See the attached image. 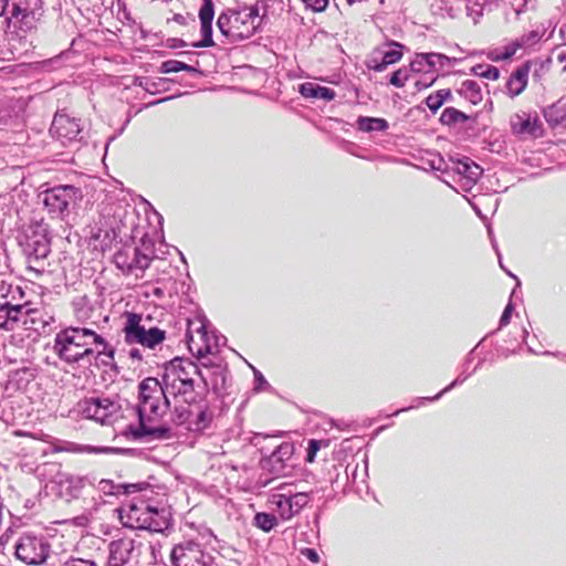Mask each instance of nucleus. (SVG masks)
<instances>
[{
  "mask_svg": "<svg viewBox=\"0 0 566 566\" xmlns=\"http://www.w3.org/2000/svg\"><path fill=\"white\" fill-rule=\"evenodd\" d=\"M136 409L139 421L133 430L136 438L147 437L151 440L172 438L170 427L160 423L167 411H171L172 399L157 378L147 377L139 382Z\"/></svg>",
  "mask_w": 566,
  "mask_h": 566,
  "instance_id": "nucleus-1",
  "label": "nucleus"
},
{
  "mask_svg": "<svg viewBox=\"0 0 566 566\" xmlns=\"http://www.w3.org/2000/svg\"><path fill=\"white\" fill-rule=\"evenodd\" d=\"M197 377H201L200 369L189 358L175 357L164 366L160 382L172 399L171 421L177 426L186 423L193 413Z\"/></svg>",
  "mask_w": 566,
  "mask_h": 566,
  "instance_id": "nucleus-2",
  "label": "nucleus"
},
{
  "mask_svg": "<svg viewBox=\"0 0 566 566\" xmlns=\"http://www.w3.org/2000/svg\"><path fill=\"white\" fill-rule=\"evenodd\" d=\"M54 352L57 357L75 364L95 356L105 366L115 364V347L94 329L85 326H67L54 338Z\"/></svg>",
  "mask_w": 566,
  "mask_h": 566,
  "instance_id": "nucleus-3",
  "label": "nucleus"
},
{
  "mask_svg": "<svg viewBox=\"0 0 566 566\" xmlns=\"http://www.w3.org/2000/svg\"><path fill=\"white\" fill-rule=\"evenodd\" d=\"M261 23L259 8L252 6L243 10L222 12L217 20L220 32L231 41H240L252 36Z\"/></svg>",
  "mask_w": 566,
  "mask_h": 566,
  "instance_id": "nucleus-4",
  "label": "nucleus"
},
{
  "mask_svg": "<svg viewBox=\"0 0 566 566\" xmlns=\"http://www.w3.org/2000/svg\"><path fill=\"white\" fill-rule=\"evenodd\" d=\"M123 317L125 323L122 332L126 344H139L146 348L154 349L166 339V331L156 326H146L140 314L126 311Z\"/></svg>",
  "mask_w": 566,
  "mask_h": 566,
  "instance_id": "nucleus-5",
  "label": "nucleus"
},
{
  "mask_svg": "<svg viewBox=\"0 0 566 566\" xmlns=\"http://www.w3.org/2000/svg\"><path fill=\"white\" fill-rule=\"evenodd\" d=\"M186 338L189 352L199 358L212 354L217 347L214 336L208 333L206 323L200 318L187 321Z\"/></svg>",
  "mask_w": 566,
  "mask_h": 566,
  "instance_id": "nucleus-6",
  "label": "nucleus"
},
{
  "mask_svg": "<svg viewBox=\"0 0 566 566\" xmlns=\"http://www.w3.org/2000/svg\"><path fill=\"white\" fill-rule=\"evenodd\" d=\"M81 413L102 424L111 423L118 413L120 406L117 401L106 397H88L78 403Z\"/></svg>",
  "mask_w": 566,
  "mask_h": 566,
  "instance_id": "nucleus-7",
  "label": "nucleus"
},
{
  "mask_svg": "<svg viewBox=\"0 0 566 566\" xmlns=\"http://www.w3.org/2000/svg\"><path fill=\"white\" fill-rule=\"evenodd\" d=\"M80 197V189L74 186H57L44 192L43 203L52 218L63 219L69 206Z\"/></svg>",
  "mask_w": 566,
  "mask_h": 566,
  "instance_id": "nucleus-8",
  "label": "nucleus"
},
{
  "mask_svg": "<svg viewBox=\"0 0 566 566\" xmlns=\"http://www.w3.org/2000/svg\"><path fill=\"white\" fill-rule=\"evenodd\" d=\"M14 554L28 565H40L49 556V546L34 536H23L15 544Z\"/></svg>",
  "mask_w": 566,
  "mask_h": 566,
  "instance_id": "nucleus-9",
  "label": "nucleus"
},
{
  "mask_svg": "<svg viewBox=\"0 0 566 566\" xmlns=\"http://www.w3.org/2000/svg\"><path fill=\"white\" fill-rule=\"evenodd\" d=\"M170 560L174 566H205V554L199 543L185 541L174 546Z\"/></svg>",
  "mask_w": 566,
  "mask_h": 566,
  "instance_id": "nucleus-10",
  "label": "nucleus"
},
{
  "mask_svg": "<svg viewBox=\"0 0 566 566\" xmlns=\"http://www.w3.org/2000/svg\"><path fill=\"white\" fill-rule=\"evenodd\" d=\"M114 262L124 274H134L136 277H140L145 270L149 268L151 258L135 248L132 255L123 251L117 252L114 255Z\"/></svg>",
  "mask_w": 566,
  "mask_h": 566,
  "instance_id": "nucleus-11",
  "label": "nucleus"
},
{
  "mask_svg": "<svg viewBox=\"0 0 566 566\" xmlns=\"http://www.w3.org/2000/svg\"><path fill=\"white\" fill-rule=\"evenodd\" d=\"M50 133L52 137L59 139L63 145L76 139L81 133V127L75 118L65 114H56L51 124Z\"/></svg>",
  "mask_w": 566,
  "mask_h": 566,
  "instance_id": "nucleus-12",
  "label": "nucleus"
},
{
  "mask_svg": "<svg viewBox=\"0 0 566 566\" xmlns=\"http://www.w3.org/2000/svg\"><path fill=\"white\" fill-rule=\"evenodd\" d=\"M200 33L202 39L193 43L195 48H210L214 45L212 39V21L214 18V3L212 0H202L199 9Z\"/></svg>",
  "mask_w": 566,
  "mask_h": 566,
  "instance_id": "nucleus-13",
  "label": "nucleus"
},
{
  "mask_svg": "<svg viewBox=\"0 0 566 566\" xmlns=\"http://www.w3.org/2000/svg\"><path fill=\"white\" fill-rule=\"evenodd\" d=\"M148 504L144 501L128 504L127 509L120 511V521L125 527L144 530L148 518Z\"/></svg>",
  "mask_w": 566,
  "mask_h": 566,
  "instance_id": "nucleus-14",
  "label": "nucleus"
},
{
  "mask_svg": "<svg viewBox=\"0 0 566 566\" xmlns=\"http://www.w3.org/2000/svg\"><path fill=\"white\" fill-rule=\"evenodd\" d=\"M134 548L135 541L133 538L123 537L111 542L108 546V565L124 566L130 559Z\"/></svg>",
  "mask_w": 566,
  "mask_h": 566,
  "instance_id": "nucleus-15",
  "label": "nucleus"
},
{
  "mask_svg": "<svg viewBox=\"0 0 566 566\" xmlns=\"http://www.w3.org/2000/svg\"><path fill=\"white\" fill-rule=\"evenodd\" d=\"M511 126L513 132L520 135L530 136L532 138H539L543 136V126L537 116L515 115L511 119Z\"/></svg>",
  "mask_w": 566,
  "mask_h": 566,
  "instance_id": "nucleus-16",
  "label": "nucleus"
},
{
  "mask_svg": "<svg viewBox=\"0 0 566 566\" xmlns=\"http://www.w3.org/2000/svg\"><path fill=\"white\" fill-rule=\"evenodd\" d=\"M387 45L394 46L395 49L384 52L380 61H378L376 57L370 59L367 62V67L369 70L375 72H384L389 65L398 63L402 59L403 45L401 43L391 40L387 43Z\"/></svg>",
  "mask_w": 566,
  "mask_h": 566,
  "instance_id": "nucleus-17",
  "label": "nucleus"
},
{
  "mask_svg": "<svg viewBox=\"0 0 566 566\" xmlns=\"http://www.w3.org/2000/svg\"><path fill=\"white\" fill-rule=\"evenodd\" d=\"M192 416L185 424H188L189 429L195 431H202L207 429L213 419V412L209 406L206 403H198L196 400L192 406Z\"/></svg>",
  "mask_w": 566,
  "mask_h": 566,
  "instance_id": "nucleus-18",
  "label": "nucleus"
},
{
  "mask_svg": "<svg viewBox=\"0 0 566 566\" xmlns=\"http://www.w3.org/2000/svg\"><path fill=\"white\" fill-rule=\"evenodd\" d=\"M27 307V303L22 305H12L10 302L1 304L0 312L4 313L6 318L0 323V328L8 332L15 329L19 322L23 323Z\"/></svg>",
  "mask_w": 566,
  "mask_h": 566,
  "instance_id": "nucleus-19",
  "label": "nucleus"
},
{
  "mask_svg": "<svg viewBox=\"0 0 566 566\" xmlns=\"http://www.w3.org/2000/svg\"><path fill=\"white\" fill-rule=\"evenodd\" d=\"M530 64L525 63L516 69L506 83L507 94L511 97L520 95L527 85Z\"/></svg>",
  "mask_w": 566,
  "mask_h": 566,
  "instance_id": "nucleus-20",
  "label": "nucleus"
},
{
  "mask_svg": "<svg viewBox=\"0 0 566 566\" xmlns=\"http://www.w3.org/2000/svg\"><path fill=\"white\" fill-rule=\"evenodd\" d=\"M298 91L305 98L323 99L326 102L334 99L336 96L332 88L312 82L301 84Z\"/></svg>",
  "mask_w": 566,
  "mask_h": 566,
  "instance_id": "nucleus-21",
  "label": "nucleus"
},
{
  "mask_svg": "<svg viewBox=\"0 0 566 566\" xmlns=\"http://www.w3.org/2000/svg\"><path fill=\"white\" fill-rule=\"evenodd\" d=\"M147 515L148 518L144 530H148L150 532H163L168 527L169 521L166 517L164 510L149 506Z\"/></svg>",
  "mask_w": 566,
  "mask_h": 566,
  "instance_id": "nucleus-22",
  "label": "nucleus"
},
{
  "mask_svg": "<svg viewBox=\"0 0 566 566\" xmlns=\"http://www.w3.org/2000/svg\"><path fill=\"white\" fill-rule=\"evenodd\" d=\"M455 171L462 175L469 181H476L481 176L482 169L474 163H471L468 158L465 160H459L455 164Z\"/></svg>",
  "mask_w": 566,
  "mask_h": 566,
  "instance_id": "nucleus-23",
  "label": "nucleus"
},
{
  "mask_svg": "<svg viewBox=\"0 0 566 566\" xmlns=\"http://www.w3.org/2000/svg\"><path fill=\"white\" fill-rule=\"evenodd\" d=\"M294 451V447L290 442L281 443L271 454L270 461L273 464V467L279 463L280 469H283L284 461L289 460Z\"/></svg>",
  "mask_w": 566,
  "mask_h": 566,
  "instance_id": "nucleus-24",
  "label": "nucleus"
},
{
  "mask_svg": "<svg viewBox=\"0 0 566 566\" xmlns=\"http://www.w3.org/2000/svg\"><path fill=\"white\" fill-rule=\"evenodd\" d=\"M357 125L363 132L385 130L388 127L386 119L375 117H359Z\"/></svg>",
  "mask_w": 566,
  "mask_h": 566,
  "instance_id": "nucleus-25",
  "label": "nucleus"
},
{
  "mask_svg": "<svg viewBox=\"0 0 566 566\" xmlns=\"http://www.w3.org/2000/svg\"><path fill=\"white\" fill-rule=\"evenodd\" d=\"M450 96L451 91L449 88L436 91L426 98V105L431 112L436 113Z\"/></svg>",
  "mask_w": 566,
  "mask_h": 566,
  "instance_id": "nucleus-26",
  "label": "nucleus"
},
{
  "mask_svg": "<svg viewBox=\"0 0 566 566\" xmlns=\"http://www.w3.org/2000/svg\"><path fill=\"white\" fill-rule=\"evenodd\" d=\"M446 56L438 53H420L417 55V60L411 62L410 69L416 72H421V63L424 61L428 66L433 67L438 62H440Z\"/></svg>",
  "mask_w": 566,
  "mask_h": 566,
  "instance_id": "nucleus-27",
  "label": "nucleus"
},
{
  "mask_svg": "<svg viewBox=\"0 0 566 566\" xmlns=\"http://www.w3.org/2000/svg\"><path fill=\"white\" fill-rule=\"evenodd\" d=\"M467 120L468 116L454 107H447L440 116V122L444 125H453Z\"/></svg>",
  "mask_w": 566,
  "mask_h": 566,
  "instance_id": "nucleus-28",
  "label": "nucleus"
},
{
  "mask_svg": "<svg viewBox=\"0 0 566 566\" xmlns=\"http://www.w3.org/2000/svg\"><path fill=\"white\" fill-rule=\"evenodd\" d=\"M277 524L276 517L269 513H256L254 516V525L264 531L270 532Z\"/></svg>",
  "mask_w": 566,
  "mask_h": 566,
  "instance_id": "nucleus-29",
  "label": "nucleus"
},
{
  "mask_svg": "<svg viewBox=\"0 0 566 566\" xmlns=\"http://www.w3.org/2000/svg\"><path fill=\"white\" fill-rule=\"evenodd\" d=\"M31 323V328L38 329L39 327H44L46 325V322L42 319L41 312L38 308H31L27 307L24 311V319L23 325H27L28 323Z\"/></svg>",
  "mask_w": 566,
  "mask_h": 566,
  "instance_id": "nucleus-30",
  "label": "nucleus"
},
{
  "mask_svg": "<svg viewBox=\"0 0 566 566\" xmlns=\"http://www.w3.org/2000/svg\"><path fill=\"white\" fill-rule=\"evenodd\" d=\"M525 40L522 38L521 40H516L514 42H511L506 46L503 48V51L497 54V61L503 60L507 61L511 60L513 56L516 55L517 51L522 50L525 45Z\"/></svg>",
  "mask_w": 566,
  "mask_h": 566,
  "instance_id": "nucleus-31",
  "label": "nucleus"
},
{
  "mask_svg": "<svg viewBox=\"0 0 566 566\" xmlns=\"http://www.w3.org/2000/svg\"><path fill=\"white\" fill-rule=\"evenodd\" d=\"M276 497H277V500L275 503L277 505L281 517L283 520L292 518L293 515L295 514V511L293 510V507L287 506V503L291 502L290 496H286L284 494H279V495H276Z\"/></svg>",
  "mask_w": 566,
  "mask_h": 566,
  "instance_id": "nucleus-32",
  "label": "nucleus"
},
{
  "mask_svg": "<svg viewBox=\"0 0 566 566\" xmlns=\"http://www.w3.org/2000/svg\"><path fill=\"white\" fill-rule=\"evenodd\" d=\"M409 77V70L407 67H400L391 74L389 83L397 88H401L406 85Z\"/></svg>",
  "mask_w": 566,
  "mask_h": 566,
  "instance_id": "nucleus-33",
  "label": "nucleus"
},
{
  "mask_svg": "<svg viewBox=\"0 0 566 566\" xmlns=\"http://www.w3.org/2000/svg\"><path fill=\"white\" fill-rule=\"evenodd\" d=\"M193 69L181 62V61H177V60H169V61H166L163 63L161 65V71L164 73H178L180 71H192Z\"/></svg>",
  "mask_w": 566,
  "mask_h": 566,
  "instance_id": "nucleus-34",
  "label": "nucleus"
},
{
  "mask_svg": "<svg viewBox=\"0 0 566 566\" xmlns=\"http://www.w3.org/2000/svg\"><path fill=\"white\" fill-rule=\"evenodd\" d=\"M291 502L287 503L289 507H293L295 514L298 513L308 503V493L300 492L290 496Z\"/></svg>",
  "mask_w": 566,
  "mask_h": 566,
  "instance_id": "nucleus-35",
  "label": "nucleus"
},
{
  "mask_svg": "<svg viewBox=\"0 0 566 566\" xmlns=\"http://www.w3.org/2000/svg\"><path fill=\"white\" fill-rule=\"evenodd\" d=\"M50 253V247L46 241H36L33 251L30 253V259L35 261L44 260Z\"/></svg>",
  "mask_w": 566,
  "mask_h": 566,
  "instance_id": "nucleus-36",
  "label": "nucleus"
},
{
  "mask_svg": "<svg viewBox=\"0 0 566 566\" xmlns=\"http://www.w3.org/2000/svg\"><path fill=\"white\" fill-rule=\"evenodd\" d=\"M322 443H323L322 440L311 439L308 441L307 454L305 458V461L307 463H313L315 461V457H316L317 452L319 451V449L322 448Z\"/></svg>",
  "mask_w": 566,
  "mask_h": 566,
  "instance_id": "nucleus-37",
  "label": "nucleus"
},
{
  "mask_svg": "<svg viewBox=\"0 0 566 566\" xmlns=\"http://www.w3.org/2000/svg\"><path fill=\"white\" fill-rule=\"evenodd\" d=\"M61 566H98L93 559H84L78 557H71L64 562Z\"/></svg>",
  "mask_w": 566,
  "mask_h": 566,
  "instance_id": "nucleus-38",
  "label": "nucleus"
},
{
  "mask_svg": "<svg viewBox=\"0 0 566 566\" xmlns=\"http://www.w3.org/2000/svg\"><path fill=\"white\" fill-rule=\"evenodd\" d=\"M329 0H303L305 6L312 9L314 12H322L328 6Z\"/></svg>",
  "mask_w": 566,
  "mask_h": 566,
  "instance_id": "nucleus-39",
  "label": "nucleus"
},
{
  "mask_svg": "<svg viewBox=\"0 0 566 566\" xmlns=\"http://www.w3.org/2000/svg\"><path fill=\"white\" fill-rule=\"evenodd\" d=\"M556 62L566 71V49H557L553 52Z\"/></svg>",
  "mask_w": 566,
  "mask_h": 566,
  "instance_id": "nucleus-40",
  "label": "nucleus"
},
{
  "mask_svg": "<svg viewBox=\"0 0 566 566\" xmlns=\"http://www.w3.org/2000/svg\"><path fill=\"white\" fill-rule=\"evenodd\" d=\"M302 555L305 556L308 560L316 564L319 562V556L317 552L313 548H304L302 549Z\"/></svg>",
  "mask_w": 566,
  "mask_h": 566,
  "instance_id": "nucleus-41",
  "label": "nucleus"
},
{
  "mask_svg": "<svg viewBox=\"0 0 566 566\" xmlns=\"http://www.w3.org/2000/svg\"><path fill=\"white\" fill-rule=\"evenodd\" d=\"M512 312H513V306L511 304H507L504 312L502 313V316L500 319L501 325L509 324Z\"/></svg>",
  "mask_w": 566,
  "mask_h": 566,
  "instance_id": "nucleus-42",
  "label": "nucleus"
},
{
  "mask_svg": "<svg viewBox=\"0 0 566 566\" xmlns=\"http://www.w3.org/2000/svg\"><path fill=\"white\" fill-rule=\"evenodd\" d=\"M20 29L24 32L35 29V21H20Z\"/></svg>",
  "mask_w": 566,
  "mask_h": 566,
  "instance_id": "nucleus-43",
  "label": "nucleus"
},
{
  "mask_svg": "<svg viewBox=\"0 0 566 566\" xmlns=\"http://www.w3.org/2000/svg\"><path fill=\"white\" fill-rule=\"evenodd\" d=\"M12 15L13 17L22 15V18H25L28 15V13L24 9H21L18 4H14L12 8Z\"/></svg>",
  "mask_w": 566,
  "mask_h": 566,
  "instance_id": "nucleus-44",
  "label": "nucleus"
},
{
  "mask_svg": "<svg viewBox=\"0 0 566 566\" xmlns=\"http://www.w3.org/2000/svg\"><path fill=\"white\" fill-rule=\"evenodd\" d=\"M433 82H434V78H431L429 82L418 81V82H416V87L418 91H421L423 88L431 86L433 84Z\"/></svg>",
  "mask_w": 566,
  "mask_h": 566,
  "instance_id": "nucleus-45",
  "label": "nucleus"
},
{
  "mask_svg": "<svg viewBox=\"0 0 566 566\" xmlns=\"http://www.w3.org/2000/svg\"><path fill=\"white\" fill-rule=\"evenodd\" d=\"M142 490L137 484H129L125 486L126 493L136 492Z\"/></svg>",
  "mask_w": 566,
  "mask_h": 566,
  "instance_id": "nucleus-46",
  "label": "nucleus"
},
{
  "mask_svg": "<svg viewBox=\"0 0 566 566\" xmlns=\"http://www.w3.org/2000/svg\"><path fill=\"white\" fill-rule=\"evenodd\" d=\"M129 356H130L132 358L142 359V355H140V353H139V350H138V349H132V350L129 352Z\"/></svg>",
  "mask_w": 566,
  "mask_h": 566,
  "instance_id": "nucleus-47",
  "label": "nucleus"
},
{
  "mask_svg": "<svg viewBox=\"0 0 566 566\" xmlns=\"http://www.w3.org/2000/svg\"><path fill=\"white\" fill-rule=\"evenodd\" d=\"M560 38L566 42V25H562L559 29Z\"/></svg>",
  "mask_w": 566,
  "mask_h": 566,
  "instance_id": "nucleus-48",
  "label": "nucleus"
},
{
  "mask_svg": "<svg viewBox=\"0 0 566 566\" xmlns=\"http://www.w3.org/2000/svg\"><path fill=\"white\" fill-rule=\"evenodd\" d=\"M465 86H468L469 88H474V87H475V84H474V83H472V82H470V83L465 84Z\"/></svg>",
  "mask_w": 566,
  "mask_h": 566,
  "instance_id": "nucleus-49",
  "label": "nucleus"
}]
</instances>
